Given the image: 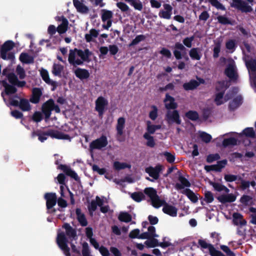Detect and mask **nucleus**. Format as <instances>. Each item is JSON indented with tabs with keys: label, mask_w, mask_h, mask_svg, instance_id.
Returning a JSON list of instances; mask_svg holds the SVG:
<instances>
[{
	"label": "nucleus",
	"mask_w": 256,
	"mask_h": 256,
	"mask_svg": "<svg viewBox=\"0 0 256 256\" xmlns=\"http://www.w3.org/2000/svg\"><path fill=\"white\" fill-rule=\"evenodd\" d=\"M62 228L65 229L66 234L64 232L58 234L56 244L66 256H70V248L68 245V238L71 242L76 240L77 239L76 231L68 223H64L62 226Z\"/></svg>",
	"instance_id": "f257e3e1"
},
{
	"label": "nucleus",
	"mask_w": 256,
	"mask_h": 256,
	"mask_svg": "<svg viewBox=\"0 0 256 256\" xmlns=\"http://www.w3.org/2000/svg\"><path fill=\"white\" fill-rule=\"evenodd\" d=\"M92 53L88 48L82 50L81 49L74 48L73 50H70L68 57V61L70 64L74 66H82L84 64V62H90V56Z\"/></svg>",
	"instance_id": "f03ea898"
},
{
	"label": "nucleus",
	"mask_w": 256,
	"mask_h": 256,
	"mask_svg": "<svg viewBox=\"0 0 256 256\" xmlns=\"http://www.w3.org/2000/svg\"><path fill=\"white\" fill-rule=\"evenodd\" d=\"M32 136H38V140L42 142L47 140L48 136L59 140H70V136L62 132L54 130H48L46 132L36 131L32 132Z\"/></svg>",
	"instance_id": "7ed1b4c3"
},
{
	"label": "nucleus",
	"mask_w": 256,
	"mask_h": 256,
	"mask_svg": "<svg viewBox=\"0 0 256 256\" xmlns=\"http://www.w3.org/2000/svg\"><path fill=\"white\" fill-rule=\"evenodd\" d=\"M15 46L14 42L10 40L5 42L0 48V57L4 60H14L15 56L13 52H10Z\"/></svg>",
	"instance_id": "20e7f679"
},
{
	"label": "nucleus",
	"mask_w": 256,
	"mask_h": 256,
	"mask_svg": "<svg viewBox=\"0 0 256 256\" xmlns=\"http://www.w3.org/2000/svg\"><path fill=\"white\" fill-rule=\"evenodd\" d=\"M14 97L19 98L20 101L14 100V98L10 97V105L14 106H18L23 112H28L31 110V106L28 100L24 98H20L17 94L14 96Z\"/></svg>",
	"instance_id": "39448f33"
},
{
	"label": "nucleus",
	"mask_w": 256,
	"mask_h": 256,
	"mask_svg": "<svg viewBox=\"0 0 256 256\" xmlns=\"http://www.w3.org/2000/svg\"><path fill=\"white\" fill-rule=\"evenodd\" d=\"M44 198L46 200V207L48 212L50 214H54L57 210L54 208L57 202L56 194L54 192H46L44 195Z\"/></svg>",
	"instance_id": "423d86ee"
},
{
	"label": "nucleus",
	"mask_w": 256,
	"mask_h": 256,
	"mask_svg": "<svg viewBox=\"0 0 256 256\" xmlns=\"http://www.w3.org/2000/svg\"><path fill=\"white\" fill-rule=\"evenodd\" d=\"M174 48L173 53L177 60H180L184 58L186 61L189 60V58L186 53V48L182 44L176 42L174 46Z\"/></svg>",
	"instance_id": "0eeeda50"
},
{
	"label": "nucleus",
	"mask_w": 256,
	"mask_h": 256,
	"mask_svg": "<svg viewBox=\"0 0 256 256\" xmlns=\"http://www.w3.org/2000/svg\"><path fill=\"white\" fill-rule=\"evenodd\" d=\"M230 6L244 13L251 12L253 10L252 7L243 0H232Z\"/></svg>",
	"instance_id": "6e6552de"
},
{
	"label": "nucleus",
	"mask_w": 256,
	"mask_h": 256,
	"mask_svg": "<svg viewBox=\"0 0 256 256\" xmlns=\"http://www.w3.org/2000/svg\"><path fill=\"white\" fill-rule=\"evenodd\" d=\"M108 144V142L106 136L102 135L90 144V150H101L106 147Z\"/></svg>",
	"instance_id": "1a4fd4ad"
},
{
	"label": "nucleus",
	"mask_w": 256,
	"mask_h": 256,
	"mask_svg": "<svg viewBox=\"0 0 256 256\" xmlns=\"http://www.w3.org/2000/svg\"><path fill=\"white\" fill-rule=\"evenodd\" d=\"M198 244L202 248H208L210 256H226L221 251L216 250L212 244L204 240H199Z\"/></svg>",
	"instance_id": "9d476101"
},
{
	"label": "nucleus",
	"mask_w": 256,
	"mask_h": 256,
	"mask_svg": "<svg viewBox=\"0 0 256 256\" xmlns=\"http://www.w3.org/2000/svg\"><path fill=\"white\" fill-rule=\"evenodd\" d=\"M0 82L4 88V92H2L1 96L3 98L4 102H6V99L4 98V92L6 95L10 96L16 94L18 90L14 84H8L6 82V80H0Z\"/></svg>",
	"instance_id": "9b49d317"
},
{
	"label": "nucleus",
	"mask_w": 256,
	"mask_h": 256,
	"mask_svg": "<svg viewBox=\"0 0 256 256\" xmlns=\"http://www.w3.org/2000/svg\"><path fill=\"white\" fill-rule=\"evenodd\" d=\"M60 162L58 160H56L55 162V164L58 166V168L62 170V172L68 176L74 178L76 181L80 180V178L78 176L77 174L72 170L71 168L66 164H59Z\"/></svg>",
	"instance_id": "f8f14e48"
},
{
	"label": "nucleus",
	"mask_w": 256,
	"mask_h": 256,
	"mask_svg": "<svg viewBox=\"0 0 256 256\" xmlns=\"http://www.w3.org/2000/svg\"><path fill=\"white\" fill-rule=\"evenodd\" d=\"M166 120L168 124L173 122H175L177 124H181V120L178 110H168L166 114Z\"/></svg>",
	"instance_id": "ddd939ff"
},
{
	"label": "nucleus",
	"mask_w": 256,
	"mask_h": 256,
	"mask_svg": "<svg viewBox=\"0 0 256 256\" xmlns=\"http://www.w3.org/2000/svg\"><path fill=\"white\" fill-rule=\"evenodd\" d=\"M108 100L103 96H99L96 101L95 109L98 113L99 116H102L104 114L106 106L108 105Z\"/></svg>",
	"instance_id": "4468645a"
},
{
	"label": "nucleus",
	"mask_w": 256,
	"mask_h": 256,
	"mask_svg": "<svg viewBox=\"0 0 256 256\" xmlns=\"http://www.w3.org/2000/svg\"><path fill=\"white\" fill-rule=\"evenodd\" d=\"M40 74L44 81L52 86L51 88L52 91L55 90L58 86V84L56 82L50 79L48 71L46 69L42 68Z\"/></svg>",
	"instance_id": "2eb2a0df"
},
{
	"label": "nucleus",
	"mask_w": 256,
	"mask_h": 256,
	"mask_svg": "<svg viewBox=\"0 0 256 256\" xmlns=\"http://www.w3.org/2000/svg\"><path fill=\"white\" fill-rule=\"evenodd\" d=\"M162 170V166L158 164L155 167L148 166L145 169L146 172L154 180H158L160 177V174Z\"/></svg>",
	"instance_id": "dca6fc26"
},
{
	"label": "nucleus",
	"mask_w": 256,
	"mask_h": 256,
	"mask_svg": "<svg viewBox=\"0 0 256 256\" xmlns=\"http://www.w3.org/2000/svg\"><path fill=\"white\" fill-rule=\"evenodd\" d=\"M56 20L58 22H62V23L57 28V32L60 34L65 33L68 28V20L64 16H56Z\"/></svg>",
	"instance_id": "f3484780"
},
{
	"label": "nucleus",
	"mask_w": 256,
	"mask_h": 256,
	"mask_svg": "<svg viewBox=\"0 0 256 256\" xmlns=\"http://www.w3.org/2000/svg\"><path fill=\"white\" fill-rule=\"evenodd\" d=\"M224 74L232 80H236L238 78L235 66L232 64H228L225 69Z\"/></svg>",
	"instance_id": "a211bd4d"
},
{
	"label": "nucleus",
	"mask_w": 256,
	"mask_h": 256,
	"mask_svg": "<svg viewBox=\"0 0 256 256\" xmlns=\"http://www.w3.org/2000/svg\"><path fill=\"white\" fill-rule=\"evenodd\" d=\"M53 102H52V98L46 101L42 106V111L44 114L45 120L46 121L50 116L52 114Z\"/></svg>",
	"instance_id": "6ab92c4d"
},
{
	"label": "nucleus",
	"mask_w": 256,
	"mask_h": 256,
	"mask_svg": "<svg viewBox=\"0 0 256 256\" xmlns=\"http://www.w3.org/2000/svg\"><path fill=\"white\" fill-rule=\"evenodd\" d=\"M32 93L30 102L34 104H38L42 95V89L39 88H34L32 89Z\"/></svg>",
	"instance_id": "aec40b11"
},
{
	"label": "nucleus",
	"mask_w": 256,
	"mask_h": 256,
	"mask_svg": "<svg viewBox=\"0 0 256 256\" xmlns=\"http://www.w3.org/2000/svg\"><path fill=\"white\" fill-rule=\"evenodd\" d=\"M164 10H160L159 12L158 16L160 18L169 20L171 18L172 14V7L168 4H163Z\"/></svg>",
	"instance_id": "412c9836"
},
{
	"label": "nucleus",
	"mask_w": 256,
	"mask_h": 256,
	"mask_svg": "<svg viewBox=\"0 0 256 256\" xmlns=\"http://www.w3.org/2000/svg\"><path fill=\"white\" fill-rule=\"evenodd\" d=\"M179 176L178 177V180L180 182L176 183L175 185V188L177 190H180L184 189L185 187L189 188L191 184L188 179L184 178L180 173V172H178Z\"/></svg>",
	"instance_id": "4be33fe9"
},
{
	"label": "nucleus",
	"mask_w": 256,
	"mask_h": 256,
	"mask_svg": "<svg viewBox=\"0 0 256 256\" xmlns=\"http://www.w3.org/2000/svg\"><path fill=\"white\" fill-rule=\"evenodd\" d=\"M164 102H165V108L168 110H174L178 108V104L175 102L174 98L168 94H166Z\"/></svg>",
	"instance_id": "5701e85b"
},
{
	"label": "nucleus",
	"mask_w": 256,
	"mask_h": 256,
	"mask_svg": "<svg viewBox=\"0 0 256 256\" xmlns=\"http://www.w3.org/2000/svg\"><path fill=\"white\" fill-rule=\"evenodd\" d=\"M126 120L123 117L119 118L118 120L117 124L116 126V130L117 131V136L118 140L120 142H122L123 140H120L118 138L119 136H121L124 134V128Z\"/></svg>",
	"instance_id": "b1692460"
},
{
	"label": "nucleus",
	"mask_w": 256,
	"mask_h": 256,
	"mask_svg": "<svg viewBox=\"0 0 256 256\" xmlns=\"http://www.w3.org/2000/svg\"><path fill=\"white\" fill-rule=\"evenodd\" d=\"M162 212L166 214L174 217L177 215L178 209L166 202V203L163 204Z\"/></svg>",
	"instance_id": "393cba45"
},
{
	"label": "nucleus",
	"mask_w": 256,
	"mask_h": 256,
	"mask_svg": "<svg viewBox=\"0 0 256 256\" xmlns=\"http://www.w3.org/2000/svg\"><path fill=\"white\" fill-rule=\"evenodd\" d=\"M218 200L222 204H226V202H232L236 200V196L230 194H222L217 198Z\"/></svg>",
	"instance_id": "a878e982"
},
{
	"label": "nucleus",
	"mask_w": 256,
	"mask_h": 256,
	"mask_svg": "<svg viewBox=\"0 0 256 256\" xmlns=\"http://www.w3.org/2000/svg\"><path fill=\"white\" fill-rule=\"evenodd\" d=\"M74 74L78 78L81 80L88 78L90 75L88 70L80 68L75 70Z\"/></svg>",
	"instance_id": "bb28decb"
},
{
	"label": "nucleus",
	"mask_w": 256,
	"mask_h": 256,
	"mask_svg": "<svg viewBox=\"0 0 256 256\" xmlns=\"http://www.w3.org/2000/svg\"><path fill=\"white\" fill-rule=\"evenodd\" d=\"M73 4L77 11L82 14H87L88 12V8L79 0H73Z\"/></svg>",
	"instance_id": "cd10ccee"
},
{
	"label": "nucleus",
	"mask_w": 256,
	"mask_h": 256,
	"mask_svg": "<svg viewBox=\"0 0 256 256\" xmlns=\"http://www.w3.org/2000/svg\"><path fill=\"white\" fill-rule=\"evenodd\" d=\"M233 224L236 226L240 224L241 226H245L246 224V222L244 220H242V216L238 212L234 213L233 215Z\"/></svg>",
	"instance_id": "c85d7f7f"
},
{
	"label": "nucleus",
	"mask_w": 256,
	"mask_h": 256,
	"mask_svg": "<svg viewBox=\"0 0 256 256\" xmlns=\"http://www.w3.org/2000/svg\"><path fill=\"white\" fill-rule=\"evenodd\" d=\"M76 214L77 217V220L80 224L82 226H86L88 225V221L86 219L85 215L82 213L81 210L77 208L76 210Z\"/></svg>",
	"instance_id": "c756f323"
},
{
	"label": "nucleus",
	"mask_w": 256,
	"mask_h": 256,
	"mask_svg": "<svg viewBox=\"0 0 256 256\" xmlns=\"http://www.w3.org/2000/svg\"><path fill=\"white\" fill-rule=\"evenodd\" d=\"M19 60L24 64H30L34 62V57L30 56L26 52L21 53L19 57Z\"/></svg>",
	"instance_id": "7c9ffc66"
},
{
	"label": "nucleus",
	"mask_w": 256,
	"mask_h": 256,
	"mask_svg": "<svg viewBox=\"0 0 256 256\" xmlns=\"http://www.w3.org/2000/svg\"><path fill=\"white\" fill-rule=\"evenodd\" d=\"M242 102V97L240 96H237L229 104L228 106L231 110H234L238 108Z\"/></svg>",
	"instance_id": "2f4dec72"
},
{
	"label": "nucleus",
	"mask_w": 256,
	"mask_h": 256,
	"mask_svg": "<svg viewBox=\"0 0 256 256\" xmlns=\"http://www.w3.org/2000/svg\"><path fill=\"white\" fill-rule=\"evenodd\" d=\"M99 30L92 28L90 30L89 34H86L84 36L86 41L90 42L93 41L92 38H96L98 36Z\"/></svg>",
	"instance_id": "473e14b6"
},
{
	"label": "nucleus",
	"mask_w": 256,
	"mask_h": 256,
	"mask_svg": "<svg viewBox=\"0 0 256 256\" xmlns=\"http://www.w3.org/2000/svg\"><path fill=\"white\" fill-rule=\"evenodd\" d=\"M200 82L194 80H192L188 82H186L183 84L184 88L186 90H193L198 87Z\"/></svg>",
	"instance_id": "72a5a7b5"
},
{
	"label": "nucleus",
	"mask_w": 256,
	"mask_h": 256,
	"mask_svg": "<svg viewBox=\"0 0 256 256\" xmlns=\"http://www.w3.org/2000/svg\"><path fill=\"white\" fill-rule=\"evenodd\" d=\"M152 205L155 208H159L166 203L164 200H161L160 196L156 194L150 199Z\"/></svg>",
	"instance_id": "f704fd0d"
},
{
	"label": "nucleus",
	"mask_w": 256,
	"mask_h": 256,
	"mask_svg": "<svg viewBox=\"0 0 256 256\" xmlns=\"http://www.w3.org/2000/svg\"><path fill=\"white\" fill-rule=\"evenodd\" d=\"M244 60L248 70L253 72L256 71V59L251 58L250 60H246V58H244Z\"/></svg>",
	"instance_id": "c9c22d12"
},
{
	"label": "nucleus",
	"mask_w": 256,
	"mask_h": 256,
	"mask_svg": "<svg viewBox=\"0 0 256 256\" xmlns=\"http://www.w3.org/2000/svg\"><path fill=\"white\" fill-rule=\"evenodd\" d=\"M184 194H186L187 197L193 203H196L198 200V198L197 196L189 188H186L184 192Z\"/></svg>",
	"instance_id": "e433bc0d"
},
{
	"label": "nucleus",
	"mask_w": 256,
	"mask_h": 256,
	"mask_svg": "<svg viewBox=\"0 0 256 256\" xmlns=\"http://www.w3.org/2000/svg\"><path fill=\"white\" fill-rule=\"evenodd\" d=\"M189 55L193 60H200L202 58V54L198 51V48H192L189 52Z\"/></svg>",
	"instance_id": "4c0bfd02"
},
{
	"label": "nucleus",
	"mask_w": 256,
	"mask_h": 256,
	"mask_svg": "<svg viewBox=\"0 0 256 256\" xmlns=\"http://www.w3.org/2000/svg\"><path fill=\"white\" fill-rule=\"evenodd\" d=\"M130 198L135 202H140L142 200H145L144 194L140 192H136L132 193Z\"/></svg>",
	"instance_id": "58836bf2"
},
{
	"label": "nucleus",
	"mask_w": 256,
	"mask_h": 256,
	"mask_svg": "<svg viewBox=\"0 0 256 256\" xmlns=\"http://www.w3.org/2000/svg\"><path fill=\"white\" fill-rule=\"evenodd\" d=\"M228 88V86L227 85L226 83L224 80L218 81L216 83V92H224Z\"/></svg>",
	"instance_id": "ea45409f"
},
{
	"label": "nucleus",
	"mask_w": 256,
	"mask_h": 256,
	"mask_svg": "<svg viewBox=\"0 0 256 256\" xmlns=\"http://www.w3.org/2000/svg\"><path fill=\"white\" fill-rule=\"evenodd\" d=\"M186 118L192 121H196L199 119L198 112L195 110H190L185 114Z\"/></svg>",
	"instance_id": "a19ab883"
},
{
	"label": "nucleus",
	"mask_w": 256,
	"mask_h": 256,
	"mask_svg": "<svg viewBox=\"0 0 256 256\" xmlns=\"http://www.w3.org/2000/svg\"><path fill=\"white\" fill-rule=\"evenodd\" d=\"M102 20L103 22H106L107 20H111L112 18L113 14L110 10L106 9H102Z\"/></svg>",
	"instance_id": "79ce46f5"
},
{
	"label": "nucleus",
	"mask_w": 256,
	"mask_h": 256,
	"mask_svg": "<svg viewBox=\"0 0 256 256\" xmlns=\"http://www.w3.org/2000/svg\"><path fill=\"white\" fill-rule=\"evenodd\" d=\"M64 66L60 64H54L52 66V73L55 76H61Z\"/></svg>",
	"instance_id": "37998d69"
},
{
	"label": "nucleus",
	"mask_w": 256,
	"mask_h": 256,
	"mask_svg": "<svg viewBox=\"0 0 256 256\" xmlns=\"http://www.w3.org/2000/svg\"><path fill=\"white\" fill-rule=\"evenodd\" d=\"M118 218L120 222H129L132 220V216L127 212H120Z\"/></svg>",
	"instance_id": "c03bdc74"
},
{
	"label": "nucleus",
	"mask_w": 256,
	"mask_h": 256,
	"mask_svg": "<svg viewBox=\"0 0 256 256\" xmlns=\"http://www.w3.org/2000/svg\"><path fill=\"white\" fill-rule=\"evenodd\" d=\"M114 168L116 170H120L126 168H130L131 166L126 162H120L118 161L114 162Z\"/></svg>",
	"instance_id": "a18cd8bd"
},
{
	"label": "nucleus",
	"mask_w": 256,
	"mask_h": 256,
	"mask_svg": "<svg viewBox=\"0 0 256 256\" xmlns=\"http://www.w3.org/2000/svg\"><path fill=\"white\" fill-rule=\"evenodd\" d=\"M144 138L147 140L146 145L150 148H154L156 143L154 138V137L148 133H145L144 134Z\"/></svg>",
	"instance_id": "49530a36"
},
{
	"label": "nucleus",
	"mask_w": 256,
	"mask_h": 256,
	"mask_svg": "<svg viewBox=\"0 0 256 256\" xmlns=\"http://www.w3.org/2000/svg\"><path fill=\"white\" fill-rule=\"evenodd\" d=\"M236 144L237 140L234 137L224 138L222 141V145L224 147H227L229 146H236Z\"/></svg>",
	"instance_id": "de8ad7c7"
},
{
	"label": "nucleus",
	"mask_w": 256,
	"mask_h": 256,
	"mask_svg": "<svg viewBox=\"0 0 256 256\" xmlns=\"http://www.w3.org/2000/svg\"><path fill=\"white\" fill-rule=\"evenodd\" d=\"M224 94V92H220L215 94L214 102L216 106H218L224 103L222 100Z\"/></svg>",
	"instance_id": "09e8293b"
},
{
	"label": "nucleus",
	"mask_w": 256,
	"mask_h": 256,
	"mask_svg": "<svg viewBox=\"0 0 256 256\" xmlns=\"http://www.w3.org/2000/svg\"><path fill=\"white\" fill-rule=\"evenodd\" d=\"M252 200L251 196L244 194L240 198V202L244 206H248L252 204Z\"/></svg>",
	"instance_id": "8fccbe9b"
},
{
	"label": "nucleus",
	"mask_w": 256,
	"mask_h": 256,
	"mask_svg": "<svg viewBox=\"0 0 256 256\" xmlns=\"http://www.w3.org/2000/svg\"><path fill=\"white\" fill-rule=\"evenodd\" d=\"M144 193L150 198V199L152 198L157 194L156 190L152 187L146 188L144 190Z\"/></svg>",
	"instance_id": "3c124183"
},
{
	"label": "nucleus",
	"mask_w": 256,
	"mask_h": 256,
	"mask_svg": "<svg viewBox=\"0 0 256 256\" xmlns=\"http://www.w3.org/2000/svg\"><path fill=\"white\" fill-rule=\"evenodd\" d=\"M144 244L148 248H154L156 246H158L159 242L158 240L155 238H150L148 240H146L144 242Z\"/></svg>",
	"instance_id": "603ef678"
},
{
	"label": "nucleus",
	"mask_w": 256,
	"mask_h": 256,
	"mask_svg": "<svg viewBox=\"0 0 256 256\" xmlns=\"http://www.w3.org/2000/svg\"><path fill=\"white\" fill-rule=\"evenodd\" d=\"M243 134L247 137L254 138L256 136L254 130L252 128H246L242 131Z\"/></svg>",
	"instance_id": "864d4df0"
},
{
	"label": "nucleus",
	"mask_w": 256,
	"mask_h": 256,
	"mask_svg": "<svg viewBox=\"0 0 256 256\" xmlns=\"http://www.w3.org/2000/svg\"><path fill=\"white\" fill-rule=\"evenodd\" d=\"M218 22L222 24L232 25V23L227 17L224 16H219L217 17Z\"/></svg>",
	"instance_id": "5fc2aeb1"
},
{
	"label": "nucleus",
	"mask_w": 256,
	"mask_h": 256,
	"mask_svg": "<svg viewBox=\"0 0 256 256\" xmlns=\"http://www.w3.org/2000/svg\"><path fill=\"white\" fill-rule=\"evenodd\" d=\"M146 39V36L143 34H140L136 36L131 42L129 46H132L138 44L141 41L144 40Z\"/></svg>",
	"instance_id": "6e6d98bb"
},
{
	"label": "nucleus",
	"mask_w": 256,
	"mask_h": 256,
	"mask_svg": "<svg viewBox=\"0 0 256 256\" xmlns=\"http://www.w3.org/2000/svg\"><path fill=\"white\" fill-rule=\"evenodd\" d=\"M226 47L228 50H232V52L235 50L236 47V40H229L226 43Z\"/></svg>",
	"instance_id": "4d7b16f0"
},
{
	"label": "nucleus",
	"mask_w": 256,
	"mask_h": 256,
	"mask_svg": "<svg viewBox=\"0 0 256 256\" xmlns=\"http://www.w3.org/2000/svg\"><path fill=\"white\" fill-rule=\"evenodd\" d=\"M16 74L19 76V78L21 80L24 79L26 76V72L24 68L20 65L17 66L16 70Z\"/></svg>",
	"instance_id": "13d9d810"
},
{
	"label": "nucleus",
	"mask_w": 256,
	"mask_h": 256,
	"mask_svg": "<svg viewBox=\"0 0 256 256\" xmlns=\"http://www.w3.org/2000/svg\"><path fill=\"white\" fill-rule=\"evenodd\" d=\"M208 1L213 6H214L217 9L222 10H226L224 6L218 0H208Z\"/></svg>",
	"instance_id": "bf43d9fd"
},
{
	"label": "nucleus",
	"mask_w": 256,
	"mask_h": 256,
	"mask_svg": "<svg viewBox=\"0 0 256 256\" xmlns=\"http://www.w3.org/2000/svg\"><path fill=\"white\" fill-rule=\"evenodd\" d=\"M200 137L202 140L206 143L210 142L212 138L211 135L204 132L200 134Z\"/></svg>",
	"instance_id": "052dcab7"
},
{
	"label": "nucleus",
	"mask_w": 256,
	"mask_h": 256,
	"mask_svg": "<svg viewBox=\"0 0 256 256\" xmlns=\"http://www.w3.org/2000/svg\"><path fill=\"white\" fill-rule=\"evenodd\" d=\"M17 76L13 72H10L8 74L6 80L8 81L10 84H14L18 80Z\"/></svg>",
	"instance_id": "680f3d73"
},
{
	"label": "nucleus",
	"mask_w": 256,
	"mask_h": 256,
	"mask_svg": "<svg viewBox=\"0 0 256 256\" xmlns=\"http://www.w3.org/2000/svg\"><path fill=\"white\" fill-rule=\"evenodd\" d=\"M238 180L240 182V188L242 190H244L250 187V182L244 180L242 177L239 176Z\"/></svg>",
	"instance_id": "e2e57ef3"
},
{
	"label": "nucleus",
	"mask_w": 256,
	"mask_h": 256,
	"mask_svg": "<svg viewBox=\"0 0 256 256\" xmlns=\"http://www.w3.org/2000/svg\"><path fill=\"white\" fill-rule=\"evenodd\" d=\"M194 40V36H192L190 37L185 38L182 40V42L184 46L187 48H190L192 46V42Z\"/></svg>",
	"instance_id": "0e129e2a"
},
{
	"label": "nucleus",
	"mask_w": 256,
	"mask_h": 256,
	"mask_svg": "<svg viewBox=\"0 0 256 256\" xmlns=\"http://www.w3.org/2000/svg\"><path fill=\"white\" fill-rule=\"evenodd\" d=\"M132 6H134L135 10H142V3L138 0L137 2L136 0H132L129 3Z\"/></svg>",
	"instance_id": "69168bd1"
},
{
	"label": "nucleus",
	"mask_w": 256,
	"mask_h": 256,
	"mask_svg": "<svg viewBox=\"0 0 256 256\" xmlns=\"http://www.w3.org/2000/svg\"><path fill=\"white\" fill-rule=\"evenodd\" d=\"M116 5L122 12H127L130 10L128 6L123 2H118L116 4Z\"/></svg>",
	"instance_id": "338daca9"
},
{
	"label": "nucleus",
	"mask_w": 256,
	"mask_h": 256,
	"mask_svg": "<svg viewBox=\"0 0 256 256\" xmlns=\"http://www.w3.org/2000/svg\"><path fill=\"white\" fill-rule=\"evenodd\" d=\"M220 248L228 256H236L235 254L227 246L221 245Z\"/></svg>",
	"instance_id": "774afa93"
}]
</instances>
